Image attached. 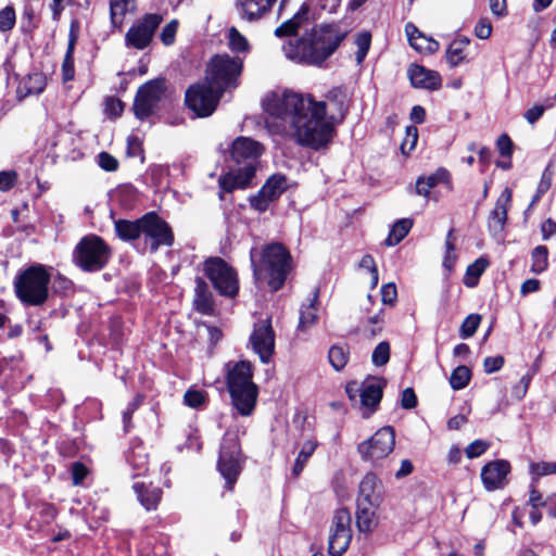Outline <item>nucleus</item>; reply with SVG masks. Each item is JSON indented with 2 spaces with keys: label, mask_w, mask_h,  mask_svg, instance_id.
<instances>
[{
  "label": "nucleus",
  "mask_w": 556,
  "mask_h": 556,
  "mask_svg": "<svg viewBox=\"0 0 556 556\" xmlns=\"http://www.w3.org/2000/svg\"><path fill=\"white\" fill-rule=\"evenodd\" d=\"M269 115L268 128L313 150L328 146L334 136L336 124L345 115L344 96L329 94L327 101H316L309 94L291 91L273 92L263 100Z\"/></svg>",
  "instance_id": "nucleus-1"
},
{
  "label": "nucleus",
  "mask_w": 556,
  "mask_h": 556,
  "mask_svg": "<svg viewBox=\"0 0 556 556\" xmlns=\"http://www.w3.org/2000/svg\"><path fill=\"white\" fill-rule=\"evenodd\" d=\"M345 33L332 25L316 27L295 42L283 47L288 59L307 64H320L329 58L344 39Z\"/></svg>",
  "instance_id": "nucleus-2"
},
{
  "label": "nucleus",
  "mask_w": 556,
  "mask_h": 556,
  "mask_svg": "<svg viewBox=\"0 0 556 556\" xmlns=\"http://www.w3.org/2000/svg\"><path fill=\"white\" fill-rule=\"evenodd\" d=\"M250 256L255 279H267L273 291L279 290L290 269V254L287 249L280 243H271L263 249L258 262L254 249L251 250Z\"/></svg>",
  "instance_id": "nucleus-3"
},
{
  "label": "nucleus",
  "mask_w": 556,
  "mask_h": 556,
  "mask_svg": "<svg viewBox=\"0 0 556 556\" xmlns=\"http://www.w3.org/2000/svg\"><path fill=\"white\" fill-rule=\"evenodd\" d=\"M252 377L250 362L241 361L231 367L228 364L227 387L233 406L242 416L251 415L256 404L257 387Z\"/></svg>",
  "instance_id": "nucleus-4"
},
{
  "label": "nucleus",
  "mask_w": 556,
  "mask_h": 556,
  "mask_svg": "<svg viewBox=\"0 0 556 556\" xmlns=\"http://www.w3.org/2000/svg\"><path fill=\"white\" fill-rule=\"evenodd\" d=\"M50 274L43 265L23 270L14 281L16 296L27 305H41L48 299Z\"/></svg>",
  "instance_id": "nucleus-5"
},
{
  "label": "nucleus",
  "mask_w": 556,
  "mask_h": 556,
  "mask_svg": "<svg viewBox=\"0 0 556 556\" xmlns=\"http://www.w3.org/2000/svg\"><path fill=\"white\" fill-rule=\"evenodd\" d=\"M241 71L242 61L239 58L215 55L206 66L204 80L223 94L229 89L237 88Z\"/></svg>",
  "instance_id": "nucleus-6"
},
{
  "label": "nucleus",
  "mask_w": 556,
  "mask_h": 556,
  "mask_svg": "<svg viewBox=\"0 0 556 556\" xmlns=\"http://www.w3.org/2000/svg\"><path fill=\"white\" fill-rule=\"evenodd\" d=\"M109 258V247L96 235H89L81 238L73 253L74 263L86 271H97L102 269Z\"/></svg>",
  "instance_id": "nucleus-7"
},
{
  "label": "nucleus",
  "mask_w": 556,
  "mask_h": 556,
  "mask_svg": "<svg viewBox=\"0 0 556 556\" xmlns=\"http://www.w3.org/2000/svg\"><path fill=\"white\" fill-rule=\"evenodd\" d=\"M217 468L231 491L242 469L241 448L237 433L227 431L220 444Z\"/></svg>",
  "instance_id": "nucleus-8"
},
{
  "label": "nucleus",
  "mask_w": 556,
  "mask_h": 556,
  "mask_svg": "<svg viewBox=\"0 0 556 556\" xmlns=\"http://www.w3.org/2000/svg\"><path fill=\"white\" fill-rule=\"evenodd\" d=\"M382 381L371 378L363 381L361 384L352 381L345 387V392L352 402H357L359 397V408L364 418H368L378 407L382 397Z\"/></svg>",
  "instance_id": "nucleus-9"
},
{
  "label": "nucleus",
  "mask_w": 556,
  "mask_h": 556,
  "mask_svg": "<svg viewBox=\"0 0 556 556\" xmlns=\"http://www.w3.org/2000/svg\"><path fill=\"white\" fill-rule=\"evenodd\" d=\"M204 273L214 288L225 296H235L239 290L236 270L220 257H212L204 263Z\"/></svg>",
  "instance_id": "nucleus-10"
},
{
  "label": "nucleus",
  "mask_w": 556,
  "mask_h": 556,
  "mask_svg": "<svg viewBox=\"0 0 556 556\" xmlns=\"http://www.w3.org/2000/svg\"><path fill=\"white\" fill-rule=\"evenodd\" d=\"M352 541V517L346 508L334 511L330 527L328 552L331 556H342Z\"/></svg>",
  "instance_id": "nucleus-11"
},
{
  "label": "nucleus",
  "mask_w": 556,
  "mask_h": 556,
  "mask_svg": "<svg viewBox=\"0 0 556 556\" xmlns=\"http://www.w3.org/2000/svg\"><path fill=\"white\" fill-rule=\"evenodd\" d=\"M222 93L205 80L190 86L186 91V104L198 116L207 117L216 110Z\"/></svg>",
  "instance_id": "nucleus-12"
},
{
  "label": "nucleus",
  "mask_w": 556,
  "mask_h": 556,
  "mask_svg": "<svg viewBox=\"0 0 556 556\" xmlns=\"http://www.w3.org/2000/svg\"><path fill=\"white\" fill-rule=\"evenodd\" d=\"M395 443V434L391 427L379 429L371 438L358 444V453L362 458L376 465L379 460L388 457Z\"/></svg>",
  "instance_id": "nucleus-13"
},
{
  "label": "nucleus",
  "mask_w": 556,
  "mask_h": 556,
  "mask_svg": "<svg viewBox=\"0 0 556 556\" xmlns=\"http://www.w3.org/2000/svg\"><path fill=\"white\" fill-rule=\"evenodd\" d=\"M142 235L151 252H155L161 245L173 244L174 236L169 226L156 214L149 213L142 216Z\"/></svg>",
  "instance_id": "nucleus-14"
},
{
  "label": "nucleus",
  "mask_w": 556,
  "mask_h": 556,
  "mask_svg": "<svg viewBox=\"0 0 556 556\" xmlns=\"http://www.w3.org/2000/svg\"><path fill=\"white\" fill-rule=\"evenodd\" d=\"M164 80H151L141 86L137 92L134 103L136 116L141 119L150 116L164 97Z\"/></svg>",
  "instance_id": "nucleus-15"
},
{
  "label": "nucleus",
  "mask_w": 556,
  "mask_h": 556,
  "mask_svg": "<svg viewBox=\"0 0 556 556\" xmlns=\"http://www.w3.org/2000/svg\"><path fill=\"white\" fill-rule=\"evenodd\" d=\"M250 344L261 362H269L275 351V332L270 318L260 320L254 325L250 336Z\"/></svg>",
  "instance_id": "nucleus-16"
},
{
  "label": "nucleus",
  "mask_w": 556,
  "mask_h": 556,
  "mask_svg": "<svg viewBox=\"0 0 556 556\" xmlns=\"http://www.w3.org/2000/svg\"><path fill=\"white\" fill-rule=\"evenodd\" d=\"M162 18L157 14H148L140 22L132 25L125 37L126 46L138 50L144 49L152 40L153 34Z\"/></svg>",
  "instance_id": "nucleus-17"
},
{
  "label": "nucleus",
  "mask_w": 556,
  "mask_h": 556,
  "mask_svg": "<svg viewBox=\"0 0 556 556\" xmlns=\"http://www.w3.org/2000/svg\"><path fill=\"white\" fill-rule=\"evenodd\" d=\"M510 464L505 459L486 463L481 469V480L486 491L503 489L507 484Z\"/></svg>",
  "instance_id": "nucleus-18"
},
{
  "label": "nucleus",
  "mask_w": 556,
  "mask_h": 556,
  "mask_svg": "<svg viewBox=\"0 0 556 556\" xmlns=\"http://www.w3.org/2000/svg\"><path fill=\"white\" fill-rule=\"evenodd\" d=\"M383 501V485L375 473L368 472L359 483L358 504L380 506Z\"/></svg>",
  "instance_id": "nucleus-19"
},
{
  "label": "nucleus",
  "mask_w": 556,
  "mask_h": 556,
  "mask_svg": "<svg viewBox=\"0 0 556 556\" xmlns=\"http://www.w3.org/2000/svg\"><path fill=\"white\" fill-rule=\"evenodd\" d=\"M511 190L505 188L496 200L494 208L490 212L488 218V226L490 231L498 233L504 230L507 213L511 205Z\"/></svg>",
  "instance_id": "nucleus-20"
},
{
  "label": "nucleus",
  "mask_w": 556,
  "mask_h": 556,
  "mask_svg": "<svg viewBox=\"0 0 556 556\" xmlns=\"http://www.w3.org/2000/svg\"><path fill=\"white\" fill-rule=\"evenodd\" d=\"M255 175V166L249 162L243 168L237 172H229L219 177L218 184L222 191L232 192L236 189L249 187Z\"/></svg>",
  "instance_id": "nucleus-21"
},
{
  "label": "nucleus",
  "mask_w": 556,
  "mask_h": 556,
  "mask_svg": "<svg viewBox=\"0 0 556 556\" xmlns=\"http://www.w3.org/2000/svg\"><path fill=\"white\" fill-rule=\"evenodd\" d=\"M409 80L415 88L437 90L442 85L441 76L438 72L426 68L425 66L413 64L408 71Z\"/></svg>",
  "instance_id": "nucleus-22"
},
{
  "label": "nucleus",
  "mask_w": 556,
  "mask_h": 556,
  "mask_svg": "<svg viewBox=\"0 0 556 556\" xmlns=\"http://www.w3.org/2000/svg\"><path fill=\"white\" fill-rule=\"evenodd\" d=\"M262 144L247 137L237 138L231 146V157L236 163L254 161L262 154Z\"/></svg>",
  "instance_id": "nucleus-23"
},
{
  "label": "nucleus",
  "mask_w": 556,
  "mask_h": 556,
  "mask_svg": "<svg viewBox=\"0 0 556 556\" xmlns=\"http://www.w3.org/2000/svg\"><path fill=\"white\" fill-rule=\"evenodd\" d=\"M277 0H237L236 4L242 18L256 21L266 15Z\"/></svg>",
  "instance_id": "nucleus-24"
},
{
  "label": "nucleus",
  "mask_w": 556,
  "mask_h": 556,
  "mask_svg": "<svg viewBox=\"0 0 556 556\" xmlns=\"http://www.w3.org/2000/svg\"><path fill=\"white\" fill-rule=\"evenodd\" d=\"M405 33L410 46L419 52L434 53L440 45L437 40L424 35L414 24L408 23L405 26Z\"/></svg>",
  "instance_id": "nucleus-25"
},
{
  "label": "nucleus",
  "mask_w": 556,
  "mask_h": 556,
  "mask_svg": "<svg viewBox=\"0 0 556 556\" xmlns=\"http://www.w3.org/2000/svg\"><path fill=\"white\" fill-rule=\"evenodd\" d=\"M132 488L139 502L147 510H155L157 508L162 498V490L160 488L146 485L141 482H136Z\"/></svg>",
  "instance_id": "nucleus-26"
},
{
  "label": "nucleus",
  "mask_w": 556,
  "mask_h": 556,
  "mask_svg": "<svg viewBox=\"0 0 556 556\" xmlns=\"http://www.w3.org/2000/svg\"><path fill=\"white\" fill-rule=\"evenodd\" d=\"M378 508L379 506L358 504L356 526L361 532H371L378 526Z\"/></svg>",
  "instance_id": "nucleus-27"
},
{
  "label": "nucleus",
  "mask_w": 556,
  "mask_h": 556,
  "mask_svg": "<svg viewBox=\"0 0 556 556\" xmlns=\"http://www.w3.org/2000/svg\"><path fill=\"white\" fill-rule=\"evenodd\" d=\"M318 294L317 291L313 293L312 299L308 300L307 304H303L300 311V320L298 330L307 331L318 320V308H317Z\"/></svg>",
  "instance_id": "nucleus-28"
},
{
  "label": "nucleus",
  "mask_w": 556,
  "mask_h": 556,
  "mask_svg": "<svg viewBox=\"0 0 556 556\" xmlns=\"http://www.w3.org/2000/svg\"><path fill=\"white\" fill-rule=\"evenodd\" d=\"M194 290V305L197 311L203 314H212L213 298L207 283L202 278H197Z\"/></svg>",
  "instance_id": "nucleus-29"
},
{
  "label": "nucleus",
  "mask_w": 556,
  "mask_h": 556,
  "mask_svg": "<svg viewBox=\"0 0 556 556\" xmlns=\"http://www.w3.org/2000/svg\"><path fill=\"white\" fill-rule=\"evenodd\" d=\"M470 43L467 37H459L454 39L446 50V61L452 67H456L466 61L465 50Z\"/></svg>",
  "instance_id": "nucleus-30"
},
{
  "label": "nucleus",
  "mask_w": 556,
  "mask_h": 556,
  "mask_svg": "<svg viewBox=\"0 0 556 556\" xmlns=\"http://www.w3.org/2000/svg\"><path fill=\"white\" fill-rule=\"evenodd\" d=\"M142 217L130 222L119 219L115 222V230L119 239L124 241L135 240L142 235Z\"/></svg>",
  "instance_id": "nucleus-31"
},
{
  "label": "nucleus",
  "mask_w": 556,
  "mask_h": 556,
  "mask_svg": "<svg viewBox=\"0 0 556 556\" xmlns=\"http://www.w3.org/2000/svg\"><path fill=\"white\" fill-rule=\"evenodd\" d=\"M134 10L135 0H111L110 16L112 25L115 27H121L126 14L134 12Z\"/></svg>",
  "instance_id": "nucleus-32"
},
{
  "label": "nucleus",
  "mask_w": 556,
  "mask_h": 556,
  "mask_svg": "<svg viewBox=\"0 0 556 556\" xmlns=\"http://www.w3.org/2000/svg\"><path fill=\"white\" fill-rule=\"evenodd\" d=\"M76 23H72L71 30H70V38H68V45H67V51L65 54V58L63 60L62 64V76L64 81H70L74 78L75 75V68H74V49L77 40V35L74 29Z\"/></svg>",
  "instance_id": "nucleus-33"
},
{
  "label": "nucleus",
  "mask_w": 556,
  "mask_h": 556,
  "mask_svg": "<svg viewBox=\"0 0 556 556\" xmlns=\"http://www.w3.org/2000/svg\"><path fill=\"white\" fill-rule=\"evenodd\" d=\"M447 175L448 174L445 169L440 168L427 177H419L416 181V193L422 197H428L431 189L447 179Z\"/></svg>",
  "instance_id": "nucleus-34"
},
{
  "label": "nucleus",
  "mask_w": 556,
  "mask_h": 556,
  "mask_svg": "<svg viewBox=\"0 0 556 556\" xmlns=\"http://www.w3.org/2000/svg\"><path fill=\"white\" fill-rule=\"evenodd\" d=\"M318 446V443L314 439L306 440L298 454V457L295 459L294 466L292 468V473L294 477L300 476V473L303 471L306 463L311 458V456L314 454Z\"/></svg>",
  "instance_id": "nucleus-35"
},
{
  "label": "nucleus",
  "mask_w": 556,
  "mask_h": 556,
  "mask_svg": "<svg viewBox=\"0 0 556 556\" xmlns=\"http://www.w3.org/2000/svg\"><path fill=\"white\" fill-rule=\"evenodd\" d=\"M307 11V8L303 4L292 18L286 21L276 28L275 35L277 37H285L294 34L302 22L306 18Z\"/></svg>",
  "instance_id": "nucleus-36"
},
{
  "label": "nucleus",
  "mask_w": 556,
  "mask_h": 556,
  "mask_svg": "<svg viewBox=\"0 0 556 556\" xmlns=\"http://www.w3.org/2000/svg\"><path fill=\"white\" fill-rule=\"evenodd\" d=\"M288 188L287 178L283 175L271 176L262 187L263 194L273 201L278 199Z\"/></svg>",
  "instance_id": "nucleus-37"
},
{
  "label": "nucleus",
  "mask_w": 556,
  "mask_h": 556,
  "mask_svg": "<svg viewBox=\"0 0 556 556\" xmlns=\"http://www.w3.org/2000/svg\"><path fill=\"white\" fill-rule=\"evenodd\" d=\"M412 226H413V222L408 218H403V219L397 220L393 225V227L386 240V244L389 247H393V245H396L397 243H400L407 236Z\"/></svg>",
  "instance_id": "nucleus-38"
},
{
  "label": "nucleus",
  "mask_w": 556,
  "mask_h": 556,
  "mask_svg": "<svg viewBox=\"0 0 556 556\" xmlns=\"http://www.w3.org/2000/svg\"><path fill=\"white\" fill-rule=\"evenodd\" d=\"M548 266V250L544 245H538L531 253V271L541 274Z\"/></svg>",
  "instance_id": "nucleus-39"
},
{
  "label": "nucleus",
  "mask_w": 556,
  "mask_h": 556,
  "mask_svg": "<svg viewBox=\"0 0 556 556\" xmlns=\"http://www.w3.org/2000/svg\"><path fill=\"white\" fill-rule=\"evenodd\" d=\"M488 266L489 262L483 257L478 258L471 265H469L464 280L465 285L470 288L477 286L479 277L483 274Z\"/></svg>",
  "instance_id": "nucleus-40"
},
{
  "label": "nucleus",
  "mask_w": 556,
  "mask_h": 556,
  "mask_svg": "<svg viewBox=\"0 0 556 556\" xmlns=\"http://www.w3.org/2000/svg\"><path fill=\"white\" fill-rule=\"evenodd\" d=\"M470 379V369L465 365H460L453 370L450 377L451 388L453 390H462L468 386Z\"/></svg>",
  "instance_id": "nucleus-41"
},
{
  "label": "nucleus",
  "mask_w": 556,
  "mask_h": 556,
  "mask_svg": "<svg viewBox=\"0 0 556 556\" xmlns=\"http://www.w3.org/2000/svg\"><path fill=\"white\" fill-rule=\"evenodd\" d=\"M328 358L336 370H341L349 361V350L344 345H333L329 350Z\"/></svg>",
  "instance_id": "nucleus-42"
},
{
  "label": "nucleus",
  "mask_w": 556,
  "mask_h": 556,
  "mask_svg": "<svg viewBox=\"0 0 556 556\" xmlns=\"http://www.w3.org/2000/svg\"><path fill=\"white\" fill-rule=\"evenodd\" d=\"M228 46L236 52H244L249 49L247 38L236 27H230L228 30Z\"/></svg>",
  "instance_id": "nucleus-43"
},
{
  "label": "nucleus",
  "mask_w": 556,
  "mask_h": 556,
  "mask_svg": "<svg viewBox=\"0 0 556 556\" xmlns=\"http://www.w3.org/2000/svg\"><path fill=\"white\" fill-rule=\"evenodd\" d=\"M481 321V316L478 314H470L465 318L460 326L459 334L463 339L472 337Z\"/></svg>",
  "instance_id": "nucleus-44"
},
{
  "label": "nucleus",
  "mask_w": 556,
  "mask_h": 556,
  "mask_svg": "<svg viewBox=\"0 0 556 556\" xmlns=\"http://www.w3.org/2000/svg\"><path fill=\"white\" fill-rule=\"evenodd\" d=\"M370 42H371V36L369 33L363 31L357 35V37L355 39V45L357 47V51H356L357 64H361L364 61V59L366 58L367 52L370 48Z\"/></svg>",
  "instance_id": "nucleus-45"
},
{
  "label": "nucleus",
  "mask_w": 556,
  "mask_h": 556,
  "mask_svg": "<svg viewBox=\"0 0 556 556\" xmlns=\"http://www.w3.org/2000/svg\"><path fill=\"white\" fill-rule=\"evenodd\" d=\"M390 358V345L388 342H380L374 350L371 359L376 366H383Z\"/></svg>",
  "instance_id": "nucleus-46"
},
{
  "label": "nucleus",
  "mask_w": 556,
  "mask_h": 556,
  "mask_svg": "<svg viewBox=\"0 0 556 556\" xmlns=\"http://www.w3.org/2000/svg\"><path fill=\"white\" fill-rule=\"evenodd\" d=\"M418 140V130L415 126H408L405 130V138L401 143L403 154H409L414 150Z\"/></svg>",
  "instance_id": "nucleus-47"
},
{
  "label": "nucleus",
  "mask_w": 556,
  "mask_h": 556,
  "mask_svg": "<svg viewBox=\"0 0 556 556\" xmlns=\"http://www.w3.org/2000/svg\"><path fill=\"white\" fill-rule=\"evenodd\" d=\"M206 394L203 391L190 389L185 393L184 402L187 406L198 408L204 405Z\"/></svg>",
  "instance_id": "nucleus-48"
},
{
  "label": "nucleus",
  "mask_w": 556,
  "mask_h": 556,
  "mask_svg": "<svg viewBox=\"0 0 556 556\" xmlns=\"http://www.w3.org/2000/svg\"><path fill=\"white\" fill-rule=\"evenodd\" d=\"M553 105H554V102L551 101L549 99H547L545 105L535 104L532 108H530L529 110H527L525 112L523 116H525V118L527 119L528 123L534 124L535 122H538L542 117V115L544 114L545 110L548 109V108H552Z\"/></svg>",
  "instance_id": "nucleus-49"
},
{
  "label": "nucleus",
  "mask_w": 556,
  "mask_h": 556,
  "mask_svg": "<svg viewBox=\"0 0 556 556\" xmlns=\"http://www.w3.org/2000/svg\"><path fill=\"white\" fill-rule=\"evenodd\" d=\"M359 267L362 269H366L371 275V281L370 287L374 289L378 285L379 276H378V269L376 266V263L374 261V257L369 254L364 255L359 262Z\"/></svg>",
  "instance_id": "nucleus-50"
},
{
  "label": "nucleus",
  "mask_w": 556,
  "mask_h": 556,
  "mask_svg": "<svg viewBox=\"0 0 556 556\" xmlns=\"http://www.w3.org/2000/svg\"><path fill=\"white\" fill-rule=\"evenodd\" d=\"M15 25V11L12 7H5L0 11V31L11 30Z\"/></svg>",
  "instance_id": "nucleus-51"
},
{
  "label": "nucleus",
  "mask_w": 556,
  "mask_h": 556,
  "mask_svg": "<svg viewBox=\"0 0 556 556\" xmlns=\"http://www.w3.org/2000/svg\"><path fill=\"white\" fill-rule=\"evenodd\" d=\"M530 471L536 478L556 473V463H547V462L532 463L530 465Z\"/></svg>",
  "instance_id": "nucleus-52"
},
{
  "label": "nucleus",
  "mask_w": 556,
  "mask_h": 556,
  "mask_svg": "<svg viewBox=\"0 0 556 556\" xmlns=\"http://www.w3.org/2000/svg\"><path fill=\"white\" fill-rule=\"evenodd\" d=\"M490 443L483 440H476L471 442L465 450V454L468 458L472 459L481 456L488 451Z\"/></svg>",
  "instance_id": "nucleus-53"
},
{
  "label": "nucleus",
  "mask_w": 556,
  "mask_h": 556,
  "mask_svg": "<svg viewBox=\"0 0 556 556\" xmlns=\"http://www.w3.org/2000/svg\"><path fill=\"white\" fill-rule=\"evenodd\" d=\"M17 180V174L13 170L0 172V191L11 190Z\"/></svg>",
  "instance_id": "nucleus-54"
},
{
  "label": "nucleus",
  "mask_w": 556,
  "mask_h": 556,
  "mask_svg": "<svg viewBox=\"0 0 556 556\" xmlns=\"http://www.w3.org/2000/svg\"><path fill=\"white\" fill-rule=\"evenodd\" d=\"M178 29V22H169L161 33V40L165 46H170L175 41L176 33Z\"/></svg>",
  "instance_id": "nucleus-55"
},
{
  "label": "nucleus",
  "mask_w": 556,
  "mask_h": 556,
  "mask_svg": "<svg viewBox=\"0 0 556 556\" xmlns=\"http://www.w3.org/2000/svg\"><path fill=\"white\" fill-rule=\"evenodd\" d=\"M397 299V290L394 283L383 285L381 288V300L386 305H394Z\"/></svg>",
  "instance_id": "nucleus-56"
},
{
  "label": "nucleus",
  "mask_w": 556,
  "mask_h": 556,
  "mask_svg": "<svg viewBox=\"0 0 556 556\" xmlns=\"http://www.w3.org/2000/svg\"><path fill=\"white\" fill-rule=\"evenodd\" d=\"M124 104L119 99L110 97L105 100V113L111 117H117L122 114Z\"/></svg>",
  "instance_id": "nucleus-57"
},
{
  "label": "nucleus",
  "mask_w": 556,
  "mask_h": 556,
  "mask_svg": "<svg viewBox=\"0 0 556 556\" xmlns=\"http://www.w3.org/2000/svg\"><path fill=\"white\" fill-rule=\"evenodd\" d=\"M99 166L108 172H114L118 167L117 160L106 152H101L98 156Z\"/></svg>",
  "instance_id": "nucleus-58"
},
{
  "label": "nucleus",
  "mask_w": 556,
  "mask_h": 556,
  "mask_svg": "<svg viewBox=\"0 0 556 556\" xmlns=\"http://www.w3.org/2000/svg\"><path fill=\"white\" fill-rule=\"evenodd\" d=\"M270 202H273V200L267 199V195L263 194L262 189L258 191V193L256 195H253L250 199L251 206L258 212L266 211Z\"/></svg>",
  "instance_id": "nucleus-59"
},
{
  "label": "nucleus",
  "mask_w": 556,
  "mask_h": 556,
  "mask_svg": "<svg viewBox=\"0 0 556 556\" xmlns=\"http://www.w3.org/2000/svg\"><path fill=\"white\" fill-rule=\"evenodd\" d=\"M383 324L382 309L368 318L367 329L371 336H377L381 332Z\"/></svg>",
  "instance_id": "nucleus-60"
},
{
  "label": "nucleus",
  "mask_w": 556,
  "mask_h": 556,
  "mask_svg": "<svg viewBox=\"0 0 556 556\" xmlns=\"http://www.w3.org/2000/svg\"><path fill=\"white\" fill-rule=\"evenodd\" d=\"M492 34V24L488 18H481L475 26V35L480 39H488Z\"/></svg>",
  "instance_id": "nucleus-61"
},
{
  "label": "nucleus",
  "mask_w": 556,
  "mask_h": 556,
  "mask_svg": "<svg viewBox=\"0 0 556 556\" xmlns=\"http://www.w3.org/2000/svg\"><path fill=\"white\" fill-rule=\"evenodd\" d=\"M551 184H552L551 174L547 172H544L542 175V178L539 182L536 193L532 200V204L538 202L540 200V198L549 189Z\"/></svg>",
  "instance_id": "nucleus-62"
},
{
  "label": "nucleus",
  "mask_w": 556,
  "mask_h": 556,
  "mask_svg": "<svg viewBox=\"0 0 556 556\" xmlns=\"http://www.w3.org/2000/svg\"><path fill=\"white\" fill-rule=\"evenodd\" d=\"M401 405L405 409H412L417 405V396L412 388L402 392Z\"/></svg>",
  "instance_id": "nucleus-63"
},
{
  "label": "nucleus",
  "mask_w": 556,
  "mask_h": 556,
  "mask_svg": "<svg viewBox=\"0 0 556 556\" xmlns=\"http://www.w3.org/2000/svg\"><path fill=\"white\" fill-rule=\"evenodd\" d=\"M504 365V358L502 356L486 357L483 362L484 371L492 374L500 370Z\"/></svg>",
  "instance_id": "nucleus-64"
}]
</instances>
